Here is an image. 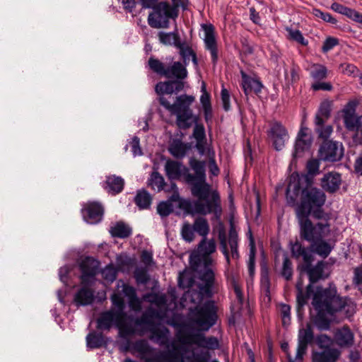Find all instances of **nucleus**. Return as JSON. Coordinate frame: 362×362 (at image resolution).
<instances>
[{
    "label": "nucleus",
    "instance_id": "obj_58",
    "mask_svg": "<svg viewBox=\"0 0 362 362\" xmlns=\"http://www.w3.org/2000/svg\"><path fill=\"white\" fill-rule=\"evenodd\" d=\"M134 277L139 284H146L149 280L147 269L144 267H138L135 269Z\"/></svg>",
    "mask_w": 362,
    "mask_h": 362
},
{
    "label": "nucleus",
    "instance_id": "obj_22",
    "mask_svg": "<svg viewBox=\"0 0 362 362\" xmlns=\"http://www.w3.org/2000/svg\"><path fill=\"white\" fill-rule=\"evenodd\" d=\"M312 143L310 135L308 134V129L302 127L298 134L296 141L294 152L293 156L294 158L300 157L301 154L309 149Z\"/></svg>",
    "mask_w": 362,
    "mask_h": 362
},
{
    "label": "nucleus",
    "instance_id": "obj_59",
    "mask_svg": "<svg viewBox=\"0 0 362 362\" xmlns=\"http://www.w3.org/2000/svg\"><path fill=\"white\" fill-rule=\"evenodd\" d=\"M344 122L346 127L349 130H356L358 125V117L355 115H344Z\"/></svg>",
    "mask_w": 362,
    "mask_h": 362
},
{
    "label": "nucleus",
    "instance_id": "obj_51",
    "mask_svg": "<svg viewBox=\"0 0 362 362\" xmlns=\"http://www.w3.org/2000/svg\"><path fill=\"white\" fill-rule=\"evenodd\" d=\"M180 55L182 56L184 63L185 65H187L190 59H192V62L195 66H197L198 61L194 52L189 47H180Z\"/></svg>",
    "mask_w": 362,
    "mask_h": 362
},
{
    "label": "nucleus",
    "instance_id": "obj_61",
    "mask_svg": "<svg viewBox=\"0 0 362 362\" xmlns=\"http://www.w3.org/2000/svg\"><path fill=\"white\" fill-rule=\"evenodd\" d=\"M173 211L172 204L168 202H161L157 206V212L162 216H168Z\"/></svg>",
    "mask_w": 362,
    "mask_h": 362
},
{
    "label": "nucleus",
    "instance_id": "obj_47",
    "mask_svg": "<svg viewBox=\"0 0 362 362\" xmlns=\"http://www.w3.org/2000/svg\"><path fill=\"white\" fill-rule=\"evenodd\" d=\"M148 183L153 189L160 192L164 188L165 180L159 173L153 172L148 180Z\"/></svg>",
    "mask_w": 362,
    "mask_h": 362
},
{
    "label": "nucleus",
    "instance_id": "obj_3",
    "mask_svg": "<svg viewBox=\"0 0 362 362\" xmlns=\"http://www.w3.org/2000/svg\"><path fill=\"white\" fill-rule=\"evenodd\" d=\"M308 182L307 177L292 178L286 189V200L288 204H295L296 198L300 192V204L296 208V216L311 215L315 211H324L322 206L326 201L325 192L317 187L307 185L301 189V182Z\"/></svg>",
    "mask_w": 362,
    "mask_h": 362
},
{
    "label": "nucleus",
    "instance_id": "obj_16",
    "mask_svg": "<svg viewBox=\"0 0 362 362\" xmlns=\"http://www.w3.org/2000/svg\"><path fill=\"white\" fill-rule=\"evenodd\" d=\"M218 339L216 337H215ZM218 341V340H217ZM219 344V341H218ZM219 344L216 349H218ZM215 350V349H211L208 347H202L199 346L197 344H192L187 349V356L185 357L184 361L185 359L191 360L190 362H209V359L211 358V354L209 350ZM210 362H219L216 359H214Z\"/></svg>",
    "mask_w": 362,
    "mask_h": 362
},
{
    "label": "nucleus",
    "instance_id": "obj_31",
    "mask_svg": "<svg viewBox=\"0 0 362 362\" xmlns=\"http://www.w3.org/2000/svg\"><path fill=\"white\" fill-rule=\"evenodd\" d=\"M334 339L340 346H350L354 343V334L348 327H343L336 331Z\"/></svg>",
    "mask_w": 362,
    "mask_h": 362
},
{
    "label": "nucleus",
    "instance_id": "obj_45",
    "mask_svg": "<svg viewBox=\"0 0 362 362\" xmlns=\"http://www.w3.org/2000/svg\"><path fill=\"white\" fill-rule=\"evenodd\" d=\"M86 339L87 346L90 349H98L104 344V338L101 333L90 332Z\"/></svg>",
    "mask_w": 362,
    "mask_h": 362
},
{
    "label": "nucleus",
    "instance_id": "obj_60",
    "mask_svg": "<svg viewBox=\"0 0 362 362\" xmlns=\"http://www.w3.org/2000/svg\"><path fill=\"white\" fill-rule=\"evenodd\" d=\"M250 245L252 246L251 248V252L250 255V258L247 264L248 267V272L249 274L252 276L255 274V252H254V240L252 238V233L250 231Z\"/></svg>",
    "mask_w": 362,
    "mask_h": 362
},
{
    "label": "nucleus",
    "instance_id": "obj_5",
    "mask_svg": "<svg viewBox=\"0 0 362 362\" xmlns=\"http://www.w3.org/2000/svg\"><path fill=\"white\" fill-rule=\"evenodd\" d=\"M192 185V193L198 199L192 204L193 211L199 214H214L217 219L222 214L221 198L216 190H211V185L206 180L187 182Z\"/></svg>",
    "mask_w": 362,
    "mask_h": 362
},
{
    "label": "nucleus",
    "instance_id": "obj_63",
    "mask_svg": "<svg viewBox=\"0 0 362 362\" xmlns=\"http://www.w3.org/2000/svg\"><path fill=\"white\" fill-rule=\"evenodd\" d=\"M117 286L122 287V292L128 298V300L136 296V289L133 286L126 284L122 281L118 282Z\"/></svg>",
    "mask_w": 362,
    "mask_h": 362
},
{
    "label": "nucleus",
    "instance_id": "obj_43",
    "mask_svg": "<svg viewBox=\"0 0 362 362\" xmlns=\"http://www.w3.org/2000/svg\"><path fill=\"white\" fill-rule=\"evenodd\" d=\"M110 232L113 237L125 238L131 235L132 229L125 223L119 222L110 228Z\"/></svg>",
    "mask_w": 362,
    "mask_h": 362
},
{
    "label": "nucleus",
    "instance_id": "obj_24",
    "mask_svg": "<svg viewBox=\"0 0 362 362\" xmlns=\"http://www.w3.org/2000/svg\"><path fill=\"white\" fill-rule=\"evenodd\" d=\"M184 88V83L179 80L159 82L156 85L155 90L160 97L164 94H172L182 90Z\"/></svg>",
    "mask_w": 362,
    "mask_h": 362
},
{
    "label": "nucleus",
    "instance_id": "obj_6",
    "mask_svg": "<svg viewBox=\"0 0 362 362\" xmlns=\"http://www.w3.org/2000/svg\"><path fill=\"white\" fill-rule=\"evenodd\" d=\"M309 215L296 216L299 228L300 236L310 244L325 239L331 235L330 216L324 211H315L313 218L317 221L314 223Z\"/></svg>",
    "mask_w": 362,
    "mask_h": 362
},
{
    "label": "nucleus",
    "instance_id": "obj_26",
    "mask_svg": "<svg viewBox=\"0 0 362 362\" xmlns=\"http://www.w3.org/2000/svg\"><path fill=\"white\" fill-rule=\"evenodd\" d=\"M186 169L181 163L175 160H168L165 165V171L170 180L179 179L182 175L185 177Z\"/></svg>",
    "mask_w": 362,
    "mask_h": 362
},
{
    "label": "nucleus",
    "instance_id": "obj_62",
    "mask_svg": "<svg viewBox=\"0 0 362 362\" xmlns=\"http://www.w3.org/2000/svg\"><path fill=\"white\" fill-rule=\"evenodd\" d=\"M313 14L315 17L321 18L324 21L330 23L332 24H336L337 22V21L334 18H333L330 13L327 12H323L317 8H314L313 10Z\"/></svg>",
    "mask_w": 362,
    "mask_h": 362
},
{
    "label": "nucleus",
    "instance_id": "obj_12",
    "mask_svg": "<svg viewBox=\"0 0 362 362\" xmlns=\"http://www.w3.org/2000/svg\"><path fill=\"white\" fill-rule=\"evenodd\" d=\"M313 339L314 335L310 325L308 324L305 328L300 329L298 335V347L295 357H292L287 353L289 362H303V358L307 351L308 346L313 342Z\"/></svg>",
    "mask_w": 362,
    "mask_h": 362
},
{
    "label": "nucleus",
    "instance_id": "obj_1",
    "mask_svg": "<svg viewBox=\"0 0 362 362\" xmlns=\"http://www.w3.org/2000/svg\"><path fill=\"white\" fill-rule=\"evenodd\" d=\"M194 344L211 349H216L218 345L215 337H206L199 333H178L168 346V351H156L144 340L136 341L132 346V350L138 353L145 362H184L187 349Z\"/></svg>",
    "mask_w": 362,
    "mask_h": 362
},
{
    "label": "nucleus",
    "instance_id": "obj_18",
    "mask_svg": "<svg viewBox=\"0 0 362 362\" xmlns=\"http://www.w3.org/2000/svg\"><path fill=\"white\" fill-rule=\"evenodd\" d=\"M191 169L194 173L189 172L187 168L185 173V180L186 182L204 181L206 180L205 162L191 158L189 162Z\"/></svg>",
    "mask_w": 362,
    "mask_h": 362
},
{
    "label": "nucleus",
    "instance_id": "obj_41",
    "mask_svg": "<svg viewBox=\"0 0 362 362\" xmlns=\"http://www.w3.org/2000/svg\"><path fill=\"white\" fill-rule=\"evenodd\" d=\"M134 202L140 209H146L151 206L152 197L146 190L141 189L137 192Z\"/></svg>",
    "mask_w": 362,
    "mask_h": 362
},
{
    "label": "nucleus",
    "instance_id": "obj_32",
    "mask_svg": "<svg viewBox=\"0 0 362 362\" xmlns=\"http://www.w3.org/2000/svg\"><path fill=\"white\" fill-rule=\"evenodd\" d=\"M310 247L312 252L322 258H326L332 252L334 245L325 238L311 243Z\"/></svg>",
    "mask_w": 362,
    "mask_h": 362
},
{
    "label": "nucleus",
    "instance_id": "obj_36",
    "mask_svg": "<svg viewBox=\"0 0 362 362\" xmlns=\"http://www.w3.org/2000/svg\"><path fill=\"white\" fill-rule=\"evenodd\" d=\"M191 148L190 144L183 143L179 139H175L169 146V151L174 157L182 158L185 156Z\"/></svg>",
    "mask_w": 362,
    "mask_h": 362
},
{
    "label": "nucleus",
    "instance_id": "obj_44",
    "mask_svg": "<svg viewBox=\"0 0 362 362\" xmlns=\"http://www.w3.org/2000/svg\"><path fill=\"white\" fill-rule=\"evenodd\" d=\"M308 71L310 76L316 81L326 78L327 75V68L320 64H313Z\"/></svg>",
    "mask_w": 362,
    "mask_h": 362
},
{
    "label": "nucleus",
    "instance_id": "obj_25",
    "mask_svg": "<svg viewBox=\"0 0 362 362\" xmlns=\"http://www.w3.org/2000/svg\"><path fill=\"white\" fill-rule=\"evenodd\" d=\"M282 257L283 264L281 269V275L283 278H284L286 281H289L292 279L293 276V266L292 262L289 259L287 254L279 250L276 251L275 255V265L276 266L279 262V257Z\"/></svg>",
    "mask_w": 362,
    "mask_h": 362
},
{
    "label": "nucleus",
    "instance_id": "obj_53",
    "mask_svg": "<svg viewBox=\"0 0 362 362\" xmlns=\"http://www.w3.org/2000/svg\"><path fill=\"white\" fill-rule=\"evenodd\" d=\"M144 299L148 302L156 304L158 306H161L166 303V297L165 295L148 293L144 296Z\"/></svg>",
    "mask_w": 362,
    "mask_h": 362
},
{
    "label": "nucleus",
    "instance_id": "obj_33",
    "mask_svg": "<svg viewBox=\"0 0 362 362\" xmlns=\"http://www.w3.org/2000/svg\"><path fill=\"white\" fill-rule=\"evenodd\" d=\"M331 8L335 12L346 16L352 21L362 24V13L357 11L336 2L331 5Z\"/></svg>",
    "mask_w": 362,
    "mask_h": 362
},
{
    "label": "nucleus",
    "instance_id": "obj_19",
    "mask_svg": "<svg viewBox=\"0 0 362 362\" xmlns=\"http://www.w3.org/2000/svg\"><path fill=\"white\" fill-rule=\"evenodd\" d=\"M116 263L117 269L110 264L101 271L103 278L108 283H112L115 280L117 270H123L124 266L130 264L131 259L127 256L119 255L117 257Z\"/></svg>",
    "mask_w": 362,
    "mask_h": 362
},
{
    "label": "nucleus",
    "instance_id": "obj_34",
    "mask_svg": "<svg viewBox=\"0 0 362 362\" xmlns=\"http://www.w3.org/2000/svg\"><path fill=\"white\" fill-rule=\"evenodd\" d=\"M292 255L296 258L302 257L305 264H311L313 261V255L307 248L303 247L298 241L291 244Z\"/></svg>",
    "mask_w": 362,
    "mask_h": 362
},
{
    "label": "nucleus",
    "instance_id": "obj_13",
    "mask_svg": "<svg viewBox=\"0 0 362 362\" xmlns=\"http://www.w3.org/2000/svg\"><path fill=\"white\" fill-rule=\"evenodd\" d=\"M344 155L341 143L338 141H325L319 149V156L325 161L335 162L341 160Z\"/></svg>",
    "mask_w": 362,
    "mask_h": 362
},
{
    "label": "nucleus",
    "instance_id": "obj_10",
    "mask_svg": "<svg viewBox=\"0 0 362 362\" xmlns=\"http://www.w3.org/2000/svg\"><path fill=\"white\" fill-rule=\"evenodd\" d=\"M153 11L148 16V23L153 28H168L169 19L177 18L178 13L166 2L156 4Z\"/></svg>",
    "mask_w": 362,
    "mask_h": 362
},
{
    "label": "nucleus",
    "instance_id": "obj_42",
    "mask_svg": "<svg viewBox=\"0 0 362 362\" xmlns=\"http://www.w3.org/2000/svg\"><path fill=\"white\" fill-rule=\"evenodd\" d=\"M169 336V330L164 327L155 329L152 332V339L160 345H167V348L170 344L168 343Z\"/></svg>",
    "mask_w": 362,
    "mask_h": 362
},
{
    "label": "nucleus",
    "instance_id": "obj_20",
    "mask_svg": "<svg viewBox=\"0 0 362 362\" xmlns=\"http://www.w3.org/2000/svg\"><path fill=\"white\" fill-rule=\"evenodd\" d=\"M341 182V174L332 171L323 175L320 180V186L325 192L333 194L339 189Z\"/></svg>",
    "mask_w": 362,
    "mask_h": 362
},
{
    "label": "nucleus",
    "instance_id": "obj_37",
    "mask_svg": "<svg viewBox=\"0 0 362 362\" xmlns=\"http://www.w3.org/2000/svg\"><path fill=\"white\" fill-rule=\"evenodd\" d=\"M339 356V352L335 349H325L321 352L313 354L315 362H334Z\"/></svg>",
    "mask_w": 362,
    "mask_h": 362
},
{
    "label": "nucleus",
    "instance_id": "obj_21",
    "mask_svg": "<svg viewBox=\"0 0 362 362\" xmlns=\"http://www.w3.org/2000/svg\"><path fill=\"white\" fill-rule=\"evenodd\" d=\"M84 220L90 224L99 223L103 218V209L101 204L97 202H89L83 209Z\"/></svg>",
    "mask_w": 362,
    "mask_h": 362
},
{
    "label": "nucleus",
    "instance_id": "obj_27",
    "mask_svg": "<svg viewBox=\"0 0 362 362\" xmlns=\"http://www.w3.org/2000/svg\"><path fill=\"white\" fill-rule=\"evenodd\" d=\"M83 286L78 291L74 296V303L76 305H88L91 304L94 300V292L88 287V285H82Z\"/></svg>",
    "mask_w": 362,
    "mask_h": 362
},
{
    "label": "nucleus",
    "instance_id": "obj_38",
    "mask_svg": "<svg viewBox=\"0 0 362 362\" xmlns=\"http://www.w3.org/2000/svg\"><path fill=\"white\" fill-rule=\"evenodd\" d=\"M332 103L329 100L323 101L315 117V124H325L329 117L331 112Z\"/></svg>",
    "mask_w": 362,
    "mask_h": 362
},
{
    "label": "nucleus",
    "instance_id": "obj_8",
    "mask_svg": "<svg viewBox=\"0 0 362 362\" xmlns=\"http://www.w3.org/2000/svg\"><path fill=\"white\" fill-rule=\"evenodd\" d=\"M112 325L119 329V335L126 338L134 334V327L126 322V318L118 315L114 310L102 313L97 320V328L102 330H109Z\"/></svg>",
    "mask_w": 362,
    "mask_h": 362
},
{
    "label": "nucleus",
    "instance_id": "obj_4",
    "mask_svg": "<svg viewBox=\"0 0 362 362\" xmlns=\"http://www.w3.org/2000/svg\"><path fill=\"white\" fill-rule=\"evenodd\" d=\"M312 304L319 314L333 315L336 312H343L346 317L355 313L356 305L347 298H340L337 295L334 286L327 288H318L314 293Z\"/></svg>",
    "mask_w": 362,
    "mask_h": 362
},
{
    "label": "nucleus",
    "instance_id": "obj_15",
    "mask_svg": "<svg viewBox=\"0 0 362 362\" xmlns=\"http://www.w3.org/2000/svg\"><path fill=\"white\" fill-rule=\"evenodd\" d=\"M202 27L204 30L205 48L210 52L212 62L215 64L218 60V48L214 27L211 24H203Z\"/></svg>",
    "mask_w": 362,
    "mask_h": 362
},
{
    "label": "nucleus",
    "instance_id": "obj_17",
    "mask_svg": "<svg viewBox=\"0 0 362 362\" xmlns=\"http://www.w3.org/2000/svg\"><path fill=\"white\" fill-rule=\"evenodd\" d=\"M79 267L81 272V284L90 285L97 273L98 262L92 258L86 257L81 262Z\"/></svg>",
    "mask_w": 362,
    "mask_h": 362
},
{
    "label": "nucleus",
    "instance_id": "obj_14",
    "mask_svg": "<svg viewBox=\"0 0 362 362\" xmlns=\"http://www.w3.org/2000/svg\"><path fill=\"white\" fill-rule=\"evenodd\" d=\"M268 136L276 151H281L289 139L286 129L279 122L272 123Z\"/></svg>",
    "mask_w": 362,
    "mask_h": 362
},
{
    "label": "nucleus",
    "instance_id": "obj_56",
    "mask_svg": "<svg viewBox=\"0 0 362 362\" xmlns=\"http://www.w3.org/2000/svg\"><path fill=\"white\" fill-rule=\"evenodd\" d=\"M313 292L312 290V285L311 284H309L306 288V292H304L303 290L301 291H297V301L299 305L303 306L304 305L307 300L309 298L311 293Z\"/></svg>",
    "mask_w": 362,
    "mask_h": 362
},
{
    "label": "nucleus",
    "instance_id": "obj_52",
    "mask_svg": "<svg viewBox=\"0 0 362 362\" xmlns=\"http://www.w3.org/2000/svg\"><path fill=\"white\" fill-rule=\"evenodd\" d=\"M315 132L317 133L319 137L327 139L330 136L333 132V128L331 125H325V124H315Z\"/></svg>",
    "mask_w": 362,
    "mask_h": 362
},
{
    "label": "nucleus",
    "instance_id": "obj_7",
    "mask_svg": "<svg viewBox=\"0 0 362 362\" xmlns=\"http://www.w3.org/2000/svg\"><path fill=\"white\" fill-rule=\"evenodd\" d=\"M194 100V96L184 94L177 96L173 104L165 97H160L159 103L171 115H176V124L180 129H187L198 120V117L193 114L190 108Z\"/></svg>",
    "mask_w": 362,
    "mask_h": 362
},
{
    "label": "nucleus",
    "instance_id": "obj_64",
    "mask_svg": "<svg viewBox=\"0 0 362 362\" xmlns=\"http://www.w3.org/2000/svg\"><path fill=\"white\" fill-rule=\"evenodd\" d=\"M308 173L315 175L319 173L320 162L317 159L310 160L306 165Z\"/></svg>",
    "mask_w": 362,
    "mask_h": 362
},
{
    "label": "nucleus",
    "instance_id": "obj_48",
    "mask_svg": "<svg viewBox=\"0 0 362 362\" xmlns=\"http://www.w3.org/2000/svg\"><path fill=\"white\" fill-rule=\"evenodd\" d=\"M111 300L112 305L115 307V309L113 310L117 313V316L122 315L126 318L127 314L124 311L125 304L121 296L119 293H113L111 296Z\"/></svg>",
    "mask_w": 362,
    "mask_h": 362
},
{
    "label": "nucleus",
    "instance_id": "obj_50",
    "mask_svg": "<svg viewBox=\"0 0 362 362\" xmlns=\"http://www.w3.org/2000/svg\"><path fill=\"white\" fill-rule=\"evenodd\" d=\"M148 63L149 68L153 72L160 76H165L167 68H165V64L162 62L151 57L149 58Z\"/></svg>",
    "mask_w": 362,
    "mask_h": 362
},
{
    "label": "nucleus",
    "instance_id": "obj_28",
    "mask_svg": "<svg viewBox=\"0 0 362 362\" xmlns=\"http://www.w3.org/2000/svg\"><path fill=\"white\" fill-rule=\"evenodd\" d=\"M192 137L196 140L195 147L200 155L205 153V145L206 143L205 129L203 124L195 123Z\"/></svg>",
    "mask_w": 362,
    "mask_h": 362
},
{
    "label": "nucleus",
    "instance_id": "obj_2",
    "mask_svg": "<svg viewBox=\"0 0 362 362\" xmlns=\"http://www.w3.org/2000/svg\"><path fill=\"white\" fill-rule=\"evenodd\" d=\"M214 240L203 238L196 250L189 256V262L193 270L197 274L201 283L199 284L197 295L211 297L216 281L214 270V259L211 255L216 251Z\"/></svg>",
    "mask_w": 362,
    "mask_h": 362
},
{
    "label": "nucleus",
    "instance_id": "obj_23",
    "mask_svg": "<svg viewBox=\"0 0 362 362\" xmlns=\"http://www.w3.org/2000/svg\"><path fill=\"white\" fill-rule=\"evenodd\" d=\"M305 270L311 284L320 279L326 278L329 274L328 264L323 261L317 262L314 267H311L310 264H306Z\"/></svg>",
    "mask_w": 362,
    "mask_h": 362
},
{
    "label": "nucleus",
    "instance_id": "obj_54",
    "mask_svg": "<svg viewBox=\"0 0 362 362\" xmlns=\"http://www.w3.org/2000/svg\"><path fill=\"white\" fill-rule=\"evenodd\" d=\"M194 231L193 226L185 223L181 228V235L186 242L190 243L194 238Z\"/></svg>",
    "mask_w": 362,
    "mask_h": 362
},
{
    "label": "nucleus",
    "instance_id": "obj_57",
    "mask_svg": "<svg viewBox=\"0 0 362 362\" xmlns=\"http://www.w3.org/2000/svg\"><path fill=\"white\" fill-rule=\"evenodd\" d=\"M288 33L289 38L296 41L302 45H307L308 41L304 38L301 32L299 30H293L292 28H286Z\"/></svg>",
    "mask_w": 362,
    "mask_h": 362
},
{
    "label": "nucleus",
    "instance_id": "obj_40",
    "mask_svg": "<svg viewBox=\"0 0 362 362\" xmlns=\"http://www.w3.org/2000/svg\"><path fill=\"white\" fill-rule=\"evenodd\" d=\"M195 284L194 275L190 270L185 269L180 272L178 276V286L182 288H190Z\"/></svg>",
    "mask_w": 362,
    "mask_h": 362
},
{
    "label": "nucleus",
    "instance_id": "obj_11",
    "mask_svg": "<svg viewBox=\"0 0 362 362\" xmlns=\"http://www.w3.org/2000/svg\"><path fill=\"white\" fill-rule=\"evenodd\" d=\"M220 239V250L223 254L226 262L230 264V257L234 259H238L239 257L238 253V235L235 230L234 225L231 223L228 233V240L224 235L219 234Z\"/></svg>",
    "mask_w": 362,
    "mask_h": 362
},
{
    "label": "nucleus",
    "instance_id": "obj_9",
    "mask_svg": "<svg viewBox=\"0 0 362 362\" xmlns=\"http://www.w3.org/2000/svg\"><path fill=\"white\" fill-rule=\"evenodd\" d=\"M216 319V308L213 301L209 300L192 310V321L202 330H209L215 325Z\"/></svg>",
    "mask_w": 362,
    "mask_h": 362
},
{
    "label": "nucleus",
    "instance_id": "obj_39",
    "mask_svg": "<svg viewBox=\"0 0 362 362\" xmlns=\"http://www.w3.org/2000/svg\"><path fill=\"white\" fill-rule=\"evenodd\" d=\"M158 38L160 43L165 45H175L180 47V37L176 32H159Z\"/></svg>",
    "mask_w": 362,
    "mask_h": 362
},
{
    "label": "nucleus",
    "instance_id": "obj_46",
    "mask_svg": "<svg viewBox=\"0 0 362 362\" xmlns=\"http://www.w3.org/2000/svg\"><path fill=\"white\" fill-rule=\"evenodd\" d=\"M194 230L203 238H206L209 233V225L207 220L203 217H199L195 219L193 223Z\"/></svg>",
    "mask_w": 362,
    "mask_h": 362
},
{
    "label": "nucleus",
    "instance_id": "obj_29",
    "mask_svg": "<svg viewBox=\"0 0 362 362\" xmlns=\"http://www.w3.org/2000/svg\"><path fill=\"white\" fill-rule=\"evenodd\" d=\"M124 185V180L121 177L114 175L107 176L103 187L108 193L116 194L122 191Z\"/></svg>",
    "mask_w": 362,
    "mask_h": 362
},
{
    "label": "nucleus",
    "instance_id": "obj_55",
    "mask_svg": "<svg viewBox=\"0 0 362 362\" xmlns=\"http://www.w3.org/2000/svg\"><path fill=\"white\" fill-rule=\"evenodd\" d=\"M279 313L282 318L283 325H288L291 320V307L287 304L281 303L279 305Z\"/></svg>",
    "mask_w": 362,
    "mask_h": 362
},
{
    "label": "nucleus",
    "instance_id": "obj_30",
    "mask_svg": "<svg viewBox=\"0 0 362 362\" xmlns=\"http://www.w3.org/2000/svg\"><path fill=\"white\" fill-rule=\"evenodd\" d=\"M164 76L168 78H175V80L183 82V80L187 76V71L182 63L175 62L166 69Z\"/></svg>",
    "mask_w": 362,
    "mask_h": 362
},
{
    "label": "nucleus",
    "instance_id": "obj_35",
    "mask_svg": "<svg viewBox=\"0 0 362 362\" xmlns=\"http://www.w3.org/2000/svg\"><path fill=\"white\" fill-rule=\"evenodd\" d=\"M242 86L246 95L251 92L258 93L261 92L262 83L257 79L253 78L242 72Z\"/></svg>",
    "mask_w": 362,
    "mask_h": 362
},
{
    "label": "nucleus",
    "instance_id": "obj_49",
    "mask_svg": "<svg viewBox=\"0 0 362 362\" xmlns=\"http://www.w3.org/2000/svg\"><path fill=\"white\" fill-rule=\"evenodd\" d=\"M260 284L263 292L267 296H269L270 293V278L269 269L266 266H263L261 268Z\"/></svg>",
    "mask_w": 362,
    "mask_h": 362
}]
</instances>
